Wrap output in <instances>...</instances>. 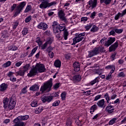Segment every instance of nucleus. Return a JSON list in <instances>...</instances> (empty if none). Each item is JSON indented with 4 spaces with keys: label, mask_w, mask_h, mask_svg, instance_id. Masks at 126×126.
I'll list each match as a JSON object with an SVG mask.
<instances>
[{
    "label": "nucleus",
    "mask_w": 126,
    "mask_h": 126,
    "mask_svg": "<svg viewBox=\"0 0 126 126\" xmlns=\"http://www.w3.org/2000/svg\"><path fill=\"white\" fill-rule=\"evenodd\" d=\"M38 72L42 73L46 71V68L45 65L43 64L37 63L35 66L31 68L29 73L28 74V76L29 77H32V76H35Z\"/></svg>",
    "instance_id": "1"
},
{
    "label": "nucleus",
    "mask_w": 126,
    "mask_h": 126,
    "mask_svg": "<svg viewBox=\"0 0 126 126\" xmlns=\"http://www.w3.org/2000/svg\"><path fill=\"white\" fill-rule=\"evenodd\" d=\"M25 5H26V2L25 1L20 3L18 5L17 4H13L11 7V11H13L15 9L16 11L14 16H17L23 10Z\"/></svg>",
    "instance_id": "2"
},
{
    "label": "nucleus",
    "mask_w": 126,
    "mask_h": 126,
    "mask_svg": "<svg viewBox=\"0 0 126 126\" xmlns=\"http://www.w3.org/2000/svg\"><path fill=\"white\" fill-rule=\"evenodd\" d=\"M29 119V115L20 116L13 120L14 126H25L22 121H26Z\"/></svg>",
    "instance_id": "3"
},
{
    "label": "nucleus",
    "mask_w": 126,
    "mask_h": 126,
    "mask_svg": "<svg viewBox=\"0 0 126 126\" xmlns=\"http://www.w3.org/2000/svg\"><path fill=\"white\" fill-rule=\"evenodd\" d=\"M52 86H53V81L52 79H50L46 82L43 83V85L41 87L40 91L42 93H44L46 90H48L47 92H50L51 90Z\"/></svg>",
    "instance_id": "4"
},
{
    "label": "nucleus",
    "mask_w": 126,
    "mask_h": 126,
    "mask_svg": "<svg viewBox=\"0 0 126 126\" xmlns=\"http://www.w3.org/2000/svg\"><path fill=\"white\" fill-rule=\"evenodd\" d=\"M57 4L56 1H53L51 2H49L48 0H42L41 3L39 5L40 8L41 9L47 8V7H51V6H55Z\"/></svg>",
    "instance_id": "5"
},
{
    "label": "nucleus",
    "mask_w": 126,
    "mask_h": 126,
    "mask_svg": "<svg viewBox=\"0 0 126 126\" xmlns=\"http://www.w3.org/2000/svg\"><path fill=\"white\" fill-rule=\"evenodd\" d=\"M58 31H60V32H62V31H63V36L64 40H67V36H68V32H67V30L65 29V25L64 24H60L58 26Z\"/></svg>",
    "instance_id": "6"
},
{
    "label": "nucleus",
    "mask_w": 126,
    "mask_h": 126,
    "mask_svg": "<svg viewBox=\"0 0 126 126\" xmlns=\"http://www.w3.org/2000/svg\"><path fill=\"white\" fill-rule=\"evenodd\" d=\"M85 36V32L81 33L80 34L76 33V37L73 39L72 45H75L77 43H79L80 41H82L84 39Z\"/></svg>",
    "instance_id": "7"
},
{
    "label": "nucleus",
    "mask_w": 126,
    "mask_h": 126,
    "mask_svg": "<svg viewBox=\"0 0 126 126\" xmlns=\"http://www.w3.org/2000/svg\"><path fill=\"white\" fill-rule=\"evenodd\" d=\"M15 105H16V97L15 96H11L9 105H8V109L9 110H12L15 107Z\"/></svg>",
    "instance_id": "8"
},
{
    "label": "nucleus",
    "mask_w": 126,
    "mask_h": 126,
    "mask_svg": "<svg viewBox=\"0 0 126 126\" xmlns=\"http://www.w3.org/2000/svg\"><path fill=\"white\" fill-rule=\"evenodd\" d=\"M58 15L60 19H61V20H63V21H64L65 23H66L67 22V20H66V18H65V17H64L65 14H64V12H63V11L62 10L59 11L58 12Z\"/></svg>",
    "instance_id": "9"
},
{
    "label": "nucleus",
    "mask_w": 126,
    "mask_h": 126,
    "mask_svg": "<svg viewBox=\"0 0 126 126\" xmlns=\"http://www.w3.org/2000/svg\"><path fill=\"white\" fill-rule=\"evenodd\" d=\"M96 105H97L99 108L105 109V107H106L105 99H102L98 101L96 103Z\"/></svg>",
    "instance_id": "10"
},
{
    "label": "nucleus",
    "mask_w": 126,
    "mask_h": 126,
    "mask_svg": "<svg viewBox=\"0 0 126 126\" xmlns=\"http://www.w3.org/2000/svg\"><path fill=\"white\" fill-rule=\"evenodd\" d=\"M52 100L53 96L52 95L44 96L41 98V101H42L43 103H46V102L50 103Z\"/></svg>",
    "instance_id": "11"
},
{
    "label": "nucleus",
    "mask_w": 126,
    "mask_h": 126,
    "mask_svg": "<svg viewBox=\"0 0 126 126\" xmlns=\"http://www.w3.org/2000/svg\"><path fill=\"white\" fill-rule=\"evenodd\" d=\"M88 53L89 55L88 56L89 58H92V57H94V56H96V55L98 54L96 47L94 48L93 50L89 51Z\"/></svg>",
    "instance_id": "12"
},
{
    "label": "nucleus",
    "mask_w": 126,
    "mask_h": 126,
    "mask_svg": "<svg viewBox=\"0 0 126 126\" xmlns=\"http://www.w3.org/2000/svg\"><path fill=\"white\" fill-rule=\"evenodd\" d=\"M115 41H116V38L109 37L108 40L105 43V46H106V47H109V46L112 45V44H113Z\"/></svg>",
    "instance_id": "13"
},
{
    "label": "nucleus",
    "mask_w": 126,
    "mask_h": 126,
    "mask_svg": "<svg viewBox=\"0 0 126 126\" xmlns=\"http://www.w3.org/2000/svg\"><path fill=\"white\" fill-rule=\"evenodd\" d=\"M111 104H108L106 108L105 111L108 113V114H113L114 113V111H115V109L112 108H114V106L110 105Z\"/></svg>",
    "instance_id": "14"
},
{
    "label": "nucleus",
    "mask_w": 126,
    "mask_h": 126,
    "mask_svg": "<svg viewBox=\"0 0 126 126\" xmlns=\"http://www.w3.org/2000/svg\"><path fill=\"white\" fill-rule=\"evenodd\" d=\"M73 66L74 67V71L76 72L80 70V64L79 62H75L73 63Z\"/></svg>",
    "instance_id": "15"
},
{
    "label": "nucleus",
    "mask_w": 126,
    "mask_h": 126,
    "mask_svg": "<svg viewBox=\"0 0 126 126\" xmlns=\"http://www.w3.org/2000/svg\"><path fill=\"white\" fill-rule=\"evenodd\" d=\"M39 29H42V30H47L48 28V25L45 23H40L37 26Z\"/></svg>",
    "instance_id": "16"
},
{
    "label": "nucleus",
    "mask_w": 126,
    "mask_h": 126,
    "mask_svg": "<svg viewBox=\"0 0 126 126\" xmlns=\"http://www.w3.org/2000/svg\"><path fill=\"white\" fill-rule=\"evenodd\" d=\"M118 46L119 43L118 42V41H116L114 44H113L109 47V52H113L116 51V49H117V48H118Z\"/></svg>",
    "instance_id": "17"
},
{
    "label": "nucleus",
    "mask_w": 126,
    "mask_h": 126,
    "mask_svg": "<svg viewBox=\"0 0 126 126\" xmlns=\"http://www.w3.org/2000/svg\"><path fill=\"white\" fill-rule=\"evenodd\" d=\"M52 28L53 29V32H55V33H57L58 32V30L59 29V24H58V22L56 21H54L52 25Z\"/></svg>",
    "instance_id": "18"
},
{
    "label": "nucleus",
    "mask_w": 126,
    "mask_h": 126,
    "mask_svg": "<svg viewBox=\"0 0 126 126\" xmlns=\"http://www.w3.org/2000/svg\"><path fill=\"white\" fill-rule=\"evenodd\" d=\"M89 4L90 5L89 7H92V8H94L96 7L97 5V0H90L89 1Z\"/></svg>",
    "instance_id": "19"
},
{
    "label": "nucleus",
    "mask_w": 126,
    "mask_h": 126,
    "mask_svg": "<svg viewBox=\"0 0 126 126\" xmlns=\"http://www.w3.org/2000/svg\"><path fill=\"white\" fill-rule=\"evenodd\" d=\"M105 69H111L110 71L111 73H114L116 69V66L114 65H108L105 66Z\"/></svg>",
    "instance_id": "20"
},
{
    "label": "nucleus",
    "mask_w": 126,
    "mask_h": 126,
    "mask_svg": "<svg viewBox=\"0 0 126 126\" xmlns=\"http://www.w3.org/2000/svg\"><path fill=\"white\" fill-rule=\"evenodd\" d=\"M72 79L74 82H79L81 80V76L79 75H76L73 77Z\"/></svg>",
    "instance_id": "21"
},
{
    "label": "nucleus",
    "mask_w": 126,
    "mask_h": 126,
    "mask_svg": "<svg viewBox=\"0 0 126 126\" xmlns=\"http://www.w3.org/2000/svg\"><path fill=\"white\" fill-rule=\"evenodd\" d=\"M6 88H7V84L3 83L0 85V91H5L6 90Z\"/></svg>",
    "instance_id": "22"
},
{
    "label": "nucleus",
    "mask_w": 126,
    "mask_h": 126,
    "mask_svg": "<svg viewBox=\"0 0 126 126\" xmlns=\"http://www.w3.org/2000/svg\"><path fill=\"white\" fill-rule=\"evenodd\" d=\"M104 97L105 100H106V102L107 104H109V105H111V104H112V102H110V100H111V98H110V96L109 95V94H108V93H106L104 95Z\"/></svg>",
    "instance_id": "23"
},
{
    "label": "nucleus",
    "mask_w": 126,
    "mask_h": 126,
    "mask_svg": "<svg viewBox=\"0 0 126 126\" xmlns=\"http://www.w3.org/2000/svg\"><path fill=\"white\" fill-rule=\"evenodd\" d=\"M54 33L55 34L56 37L57 38L58 40H63V36L61 35V32L58 30L56 32H54Z\"/></svg>",
    "instance_id": "24"
},
{
    "label": "nucleus",
    "mask_w": 126,
    "mask_h": 126,
    "mask_svg": "<svg viewBox=\"0 0 126 126\" xmlns=\"http://www.w3.org/2000/svg\"><path fill=\"white\" fill-rule=\"evenodd\" d=\"M8 101H9V99L8 98H7V97H6L4 99L3 101V107L4 108V109H6V108H7L8 106Z\"/></svg>",
    "instance_id": "25"
},
{
    "label": "nucleus",
    "mask_w": 126,
    "mask_h": 126,
    "mask_svg": "<svg viewBox=\"0 0 126 126\" xmlns=\"http://www.w3.org/2000/svg\"><path fill=\"white\" fill-rule=\"evenodd\" d=\"M62 62L59 60H57L54 62V66L55 67H61Z\"/></svg>",
    "instance_id": "26"
},
{
    "label": "nucleus",
    "mask_w": 126,
    "mask_h": 126,
    "mask_svg": "<svg viewBox=\"0 0 126 126\" xmlns=\"http://www.w3.org/2000/svg\"><path fill=\"white\" fill-rule=\"evenodd\" d=\"M39 86L35 84L30 87V90H32V91H37V90H39Z\"/></svg>",
    "instance_id": "27"
},
{
    "label": "nucleus",
    "mask_w": 126,
    "mask_h": 126,
    "mask_svg": "<svg viewBox=\"0 0 126 126\" xmlns=\"http://www.w3.org/2000/svg\"><path fill=\"white\" fill-rule=\"evenodd\" d=\"M37 49H38L37 47L34 48L32 50L30 54L29 55L28 58H31V57H32L33 56V55H34V54H35V53H36V51H37Z\"/></svg>",
    "instance_id": "28"
},
{
    "label": "nucleus",
    "mask_w": 126,
    "mask_h": 126,
    "mask_svg": "<svg viewBox=\"0 0 126 126\" xmlns=\"http://www.w3.org/2000/svg\"><path fill=\"white\" fill-rule=\"evenodd\" d=\"M100 80V77H97L95 78L93 81L91 82V85H94L95 83H97L99 82V80Z\"/></svg>",
    "instance_id": "29"
},
{
    "label": "nucleus",
    "mask_w": 126,
    "mask_h": 126,
    "mask_svg": "<svg viewBox=\"0 0 126 126\" xmlns=\"http://www.w3.org/2000/svg\"><path fill=\"white\" fill-rule=\"evenodd\" d=\"M99 29L96 25H93L92 28L91 29V32H93L94 33H95V32H97Z\"/></svg>",
    "instance_id": "30"
},
{
    "label": "nucleus",
    "mask_w": 126,
    "mask_h": 126,
    "mask_svg": "<svg viewBox=\"0 0 126 126\" xmlns=\"http://www.w3.org/2000/svg\"><path fill=\"white\" fill-rule=\"evenodd\" d=\"M17 75H20V76H24L25 74V72L23 70H20L19 71L16 72Z\"/></svg>",
    "instance_id": "31"
},
{
    "label": "nucleus",
    "mask_w": 126,
    "mask_h": 126,
    "mask_svg": "<svg viewBox=\"0 0 126 126\" xmlns=\"http://www.w3.org/2000/svg\"><path fill=\"white\" fill-rule=\"evenodd\" d=\"M10 65H11V62L8 61L6 63L3 64L2 67L6 68L8 67V66H10Z\"/></svg>",
    "instance_id": "32"
},
{
    "label": "nucleus",
    "mask_w": 126,
    "mask_h": 126,
    "mask_svg": "<svg viewBox=\"0 0 126 126\" xmlns=\"http://www.w3.org/2000/svg\"><path fill=\"white\" fill-rule=\"evenodd\" d=\"M117 120H118V118H114L112 119L109 121V125H110V126H113V125L116 123V121H117Z\"/></svg>",
    "instance_id": "33"
},
{
    "label": "nucleus",
    "mask_w": 126,
    "mask_h": 126,
    "mask_svg": "<svg viewBox=\"0 0 126 126\" xmlns=\"http://www.w3.org/2000/svg\"><path fill=\"white\" fill-rule=\"evenodd\" d=\"M29 67H30V64H26V65H25L23 67V70L25 72H26V71H28V70H29Z\"/></svg>",
    "instance_id": "34"
},
{
    "label": "nucleus",
    "mask_w": 126,
    "mask_h": 126,
    "mask_svg": "<svg viewBox=\"0 0 126 126\" xmlns=\"http://www.w3.org/2000/svg\"><path fill=\"white\" fill-rule=\"evenodd\" d=\"M31 9H32V7L31 6V5H28L24 11V12L25 13L29 12V11H30Z\"/></svg>",
    "instance_id": "35"
},
{
    "label": "nucleus",
    "mask_w": 126,
    "mask_h": 126,
    "mask_svg": "<svg viewBox=\"0 0 126 126\" xmlns=\"http://www.w3.org/2000/svg\"><path fill=\"white\" fill-rule=\"evenodd\" d=\"M95 49L97 51V53L99 54L100 53H103L104 52V47L101 46L98 47H95Z\"/></svg>",
    "instance_id": "36"
},
{
    "label": "nucleus",
    "mask_w": 126,
    "mask_h": 126,
    "mask_svg": "<svg viewBox=\"0 0 126 126\" xmlns=\"http://www.w3.org/2000/svg\"><path fill=\"white\" fill-rule=\"evenodd\" d=\"M124 15H123V12L122 13H118L115 16V20H118L119 18H120V16L123 17Z\"/></svg>",
    "instance_id": "37"
},
{
    "label": "nucleus",
    "mask_w": 126,
    "mask_h": 126,
    "mask_svg": "<svg viewBox=\"0 0 126 126\" xmlns=\"http://www.w3.org/2000/svg\"><path fill=\"white\" fill-rule=\"evenodd\" d=\"M17 49H18V48L15 45H11L9 47V49L10 50V51H16Z\"/></svg>",
    "instance_id": "38"
},
{
    "label": "nucleus",
    "mask_w": 126,
    "mask_h": 126,
    "mask_svg": "<svg viewBox=\"0 0 126 126\" xmlns=\"http://www.w3.org/2000/svg\"><path fill=\"white\" fill-rule=\"evenodd\" d=\"M65 96H66V93L65 92H63L61 95V96L63 101L65 100Z\"/></svg>",
    "instance_id": "39"
},
{
    "label": "nucleus",
    "mask_w": 126,
    "mask_h": 126,
    "mask_svg": "<svg viewBox=\"0 0 126 126\" xmlns=\"http://www.w3.org/2000/svg\"><path fill=\"white\" fill-rule=\"evenodd\" d=\"M42 111H43L42 107H37L35 109V114H39V113H41Z\"/></svg>",
    "instance_id": "40"
},
{
    "label": "nucleus",
    "mask_w": 126,
    "mask_h": 126,
    "mask_svg": "<svg viewBox=\"0 0 126 126\" xmlns=\"http://www.w3.org/2000/svg\"><path fill=\"white\" fill-rule=\"evenodd\" d=\"M97 105L94 104L91 107L90 110H93V113H94V112H95V110H97Z\"/></svg>",
    "instance_id": "41"
},
{
    "label": "nucleus",
    "mask_w": 126,
    "mask_h": 126,
    "mask_svg": "<svg viewBox=\"0 0 126 126\" xmlns=\"http://www.w3.org/2000/svg\"><path fill=\"white\" fill-rule=\"evenodd\" d=\"M93 26V23H90L89 25L86 26L85 27V28L86 30H87V31H88V30H89L90 28H91V27H92Z\"/></svg>",
    "instance_id": "42"
},
{
    "label": "nucleus",
    "mask_w": 126,
    "mask_h": 126,
    "mask_svg": "<svg viewBox=\"0 0 126 126\" xmlns=\"http://www.w3.org/2000/svg\"><path fill=\"white\" fill-rule=\"evenodd\" d=\"M26 89H27V87H25L24 88H23L22 90H21L20 94H25L27 93V91L26 90Z\"/></svg>",
    "instance_id": "43"
},
{
    "label": "nucleus",
    "mask_w": 126,
    "mask_h": 126,
    "mask_svg": "<svg viewBox=\"0 0 126 126\" xmlns=\"http://www.w3.org/2000/svg\"><path fill=\"white\" fill-rule=\"evenodd\" d=\"M37 104H38V101H37V100H33L31 103V106L32 107H37Z\"/></svg>",
    "instance_id": "44"
},
{
    "label": "nucleus",
    "mask_w": 126,
    "mask_h": 126,
    "mask_svg": "<svg viewBox=\"0 0 126 126\" xmlns=\"http://www.w3.org/2000/svg\"><path fill=\"white\" fill-rule=\"evenodd\" d=\"M60 103H61L60 100H57L53 103L52 106L53 107H57V106H59V105H60Z\"/></svg>",
    "instance_id": "45"
},
{
    "label": "nucleus",
    "mask_w": 126,
    "mask_h": 126,
    "mask_svg": "<svg viewBox=\"0 0 126 126\" xmlns=\"http://www.w3.org/2000/svg\"><path fill=\"white\" fill-rule=\"evenodd\" d=\"M28 33V28H24L22 31L23 35H27Z\"/></svg>",
    "instance_id": "46"
},
{
    "label": "nucleus",
    "mask_w": 126,
    "mask_h": 126,
    "mask_svg": "<svg viewBox=\"0 0 126 126\" xmlns=\"http://www.w3.org/2000/svg\"><path fill=\"white\" fill-rule=\"evenodd\" d=\"M101 97H102V95L98 94L97 95L95 96L94 101H98V100L101 99Z\"/></svg>",
    "instance_id": "47"
},
{
    "label": "nucleus",
    "mask_w": 126,
    "mask_h": 126,
    "mask_svg": "<svg viewBox=\"0 0 126 126\" xmlns=\"http://www.w3.org/2000/svg\"><path fill=\"white\" fill-rule=\"evenodd\" d=\"M123 29H116L115 30V32L117 33V34H121V33H123Z\"/></svg>",
    "instance_id": "48"
},
{
    "label": "nucleus",
    "mask_w": 126,
    "mask_h": 126,
    "mask_svg": "<svg viewBox=\"0 0 126 126\" xmlns=\"http://www.w3.org/2000/svg\"><path fill=\"white\" fill-rule=\"evenodd\" d=\"M48 56L50 59H53L54 58V56H55V54L53 52H48Z\"/></svg>",
    "instance_id": "49"
},
{
    "label": "nucleus",
    "mask_w": 126,
    "mask_h": 126,
    "mask_svg": "<svg viewBox=\"0 0 126 126\" xmlns=\"http://www.w3.org/2000/svg\"><path fill=\"white\" fill-rule=\"evenodd\" d=\"M32 17L31 16H28L25 19L26 23H28L31 20Z\"/></svg>",
    "instance_id": "50"
},
{
    "label": "nucleus",
    "mask_w": 126,
    "mask_h": 126,
    "mask_svg": "<svg viewBox=\"0 0 126 126\" xmlns=\"http://www.w3.org/2000/svg\"><path fill=\"white\" fill-rule=\"evenodd\" d=\"M112 73L111 72L108 74V75L106 76L105 78L106 80H109V79H111L112 78Z\"/></svg>",
    "instance_id": "51"
},
{
    "label": "nucleus",
    "mask_w": 126,
    "mask_h": 126,
    "mask_svg": "<svg viewBox=\"0 0 126 126\" xmlns=\"http://www.w3.org/2000/svg\"><path fill=\"white\" fill-rule=\"evenodd\" d=\"M59 92L53 93L52 95H51L52 96V98L53 99L54 97H59Z\"/></svg>",
    "instance_id": "52"
},
{
    "label": "nucleus",
    "mask_w": 126,
    "mask_h": 126,
    "mask_svg": "<svg viewBox=\"0 0 126 126\" xmlns=\"http://www.w3.org/2000/svg\"><path fill=\"white\" fill-rule=\"evenodd\" d=\"M61 83H57L56 84H55V85L53 86L54 89H58L60 87V85Z\"/></svg>",
    "instance_id": "53"
},
{
    "label": "nucleus",
    "mask_w": 126,
    "mask_h": 126,
    "mask_svg": "<svg viewBox=\"0 0 126 126\" xmlns=\"http://www.w3.org/2000/svg\"><path fill=\"white\" fill-rule=\"evenodd\" d=\"M95 74H98V75H101L102 74V69H99V70H97L95 72Z\"/></svg>",
    "instance_id": "54"
},
{
    "label": "nucleus",
    "mask_w": 126,
    "mask_h": 126,
    "mask_svg": "<svg viewBox=\"0 0 126 126\" xmlns=\"http://www.w3.org/2000/svg\"><path fill=\"white\" fill-rule=\"evenodd\" d=\"M88 20V18L87 17H83L81 19V21L83 22H86V21H87Z\"/></svg>",
    "instance_id": "55"
},
{
    "label": "nucleus",
    "mask_w": 126,
    "mask_h": 126,
    "mask_svg": "<svg viewBox=\"0 0 126 126\" xmlns=\"http://www.w3.org/2000/svg\"><path fill=\"white\" fill-rule=\"evenodd\" d=\"M118 76H119V77H125L126 75H125V73H124V72H121L118 74Z\"/></svg>",
    "instance_id": "56"
},
{
    "label": "nucleus",
    "mask_w": 126,
    "mask_h": 126,
    "mask_svg": "<svg viewBox=\"0 0 126 126\" xmlns=\"http://www.w3.org/2000/svg\"><path fill=\"white\" fill-rule=\"evenodd\" d=\"M21 64H22V61H19L15 63V66H16L17 67H18L20 66Z\"/></svg>",
    "instance_id": "57"
},
{
    "label": "nucleus",
    "mask_w": 126,
    "mask_h": 126,
    "mask_svg": "<svg viewBox=\"0 0 126 126\" xmlns=\"http://www.w3.org/2000/svg\"><path fill=\"white\" fill-rule=\"evenodd\" d=\"M18 26V22L16 21L15 23H14V24L13 25V28L14 29H16V27Z\"/></svg>",
    "instance_id": "58"
},
{
    "label": "nucleus",
    "mask_w": 126,
    "mask_h": 126,
    "mask_svg": "<svg viewBox=\"0 0 126 126\" xmlns=\"http://www.w3.org/2000/svg\"><path fill=\"white\" fill-rule=\"evenodd\" d=\"M35 42L38 44H41V39L40 37H38L35 39Z\"/></svg>",
    "instance_id": "59"
},
{
    "label": "nucleus",
    "mask_w": 126,
    "mask_h": 126,
    "mask_svg": "<svg viewBox=\"0 0 126 126\" xmlns=\"http://www.w3.org/2000/svg\"><path fill=\"white\" fill-rule=\"evenodd\" d=\"M111 1H112V0H105L104 3L106 5H108V4H110V3H111Z\"/></svg>",
    "instance_id": "60"
},
{
    "label": "nucleus",
    "mask_w": 126,
    "mask_h": 126,
    "mask_svg": "<svg viewBox=\"0 0 126 126\" xmlns=\"http://www.w3.org/2000/svg\"><path fill=\"white\" fill-rule=\"evenodd\" d=\"M48 44L45 42L41 47L42 50H45Z\"/></svg>",
    "instance_id": "61"
},
{
    "label": "nucleus",
    "mask_w": 126,
    "mask_h": 126,
    "mask_svg": "<svg viewBox=\"0 0 126 126\" xmlns=\"http://www.w3.org/2000/svg\"><path fill=\"white\" fill-rule=\"evenodd\" d=\"M46 43L48 44H52L53 43V39L52 38H50L47 42H46Z\"/></svg>",
    "instance_id": "62"
},
{
    "label": "nucleus",
    "mask_w": 126,
    "mask_h": 126,
    "mask_svg": "<svg viewBox=\"0 0 126 126\" xmlns=\"http://www.w3.org/2000/svg\"><path fill=\"white\" fill-rule=\"evenodd\" d=\"M65 58L66 60H69L71 58V55L70 54H67L65 55Z\"/></svg>",
    "instance_id": "63"
},
{
    "label": "nucleus",
    "mask_w": 126,
    "mask_h": 126,
    "mask_svg": "<svg viewBox=\"0 0 126 126\" xmlns=\"http://www.w3.org/2000/svg\"><path fill=\"white\" fill-rule=\"evenodd\" d=\"M13 74H14V73L11 71H9L8 73H7V76H8V77H10L11 76H12L13 75Z\"/></svg>",
    "instance_id": "64"
}]
</instances>
